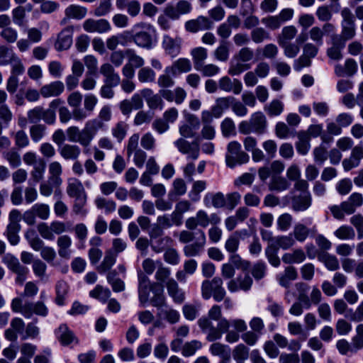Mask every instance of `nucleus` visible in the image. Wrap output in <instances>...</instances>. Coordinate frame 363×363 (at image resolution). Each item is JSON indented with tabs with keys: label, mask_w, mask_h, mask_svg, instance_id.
<instances>
[{
	"label": "nucleus",
	"mask_w": 363,
	"mask_h": 363,
	"mask_svg": "<svg viewBox=\"0 0 363 363\" xmlns=\"http://www.w3.org/2000/svg\"><path fill=\"white\" fill-rule=\"evenodd\" d=\"M2 262L9 270L17 275L16 281L19 284H23L28 272V269L22 265L18 258L10 253L6 254L3 257Z\"/></svg>",
	"instance_id": "obj_4"
},
{
	"label": "nucleus",
	"mask_w": 363,
	"mask_h": 363,
	"mask_svg": "<svg viewBox=\"0 0 363 363\" xmlns=\"http://www.w3.org/2000/svg\"><path fill=\"white\" fill-rule=\"evenodd\" d=\"M182 38H173L169 35H164L162 38V46L164 52L174 58L177 57L182 50Z\"/></svg>",
	"instance_id": "obj_7"
},
{
	"label": "nucleus",
	"mask_w": 363,
	"mask_h": 363,
	"mask_svg": "<svg viewBox=\"0 0 363 363\" xmlns=\"http://www.w3.org/2000/svg\"><path fill=\"white\" fill-rule=\"evenodd\" d=\"M57 245L58 247V254L60 257L64 259H69L71 255L70 247L72 245V240L67 235H60L57 238Z\"/></svg>",
	"instance_id": "obj_27"
},
{
	"label": "nucleus",
	"mask_w": 363,
	"mask_h": 363,
	"mask_svg": "<svg viewBox=\"0 0 363 363\" xmlns=\"http://www.w3.org/2000/svg\"><path fill=\"white\" fill-rule=\"evenodd\" d=\"M60 156L65 160H77L80 154L81 149L77 145L64 144L58 149Z\"/></svg>",
	"instance_id": "obj_25"
},
{
	"label": "nucleus",
	"mask_w": 363,
	"mask_h": 363,
	"mask_svg": "<svg viewBox=\"0 0 363 363\" xmlns=\"http://www.w3.org/2000/svg\"><path fill=\"white\" fill-rule=\"evenodd\" d=\"M31 208L35 216L42 220H47L50 216V207L45 203H35Z\"/></svg>",
	"instance_id": "obj_64"
},
{
	"label": "nucleus",
	"mask_w": 363,
	"mask_h": 363,
	"mask_svg": "<svg viewBox=\"0 0 363 363\" xmlns=\"http://www.w3.org/2000/svg\"><path fill=\"white\" fill-rule=\"evenodd\" d=\"M163 258L165 262L171 265H177L180 262V256L178 251L172 246L166 249Z\"/></svg>",
	"instance_id": "obj_60"
},
{
	"label": "nucleus",
	"mask_w": 363,
	"mask_h": 363,
	"mask_svg": "<svg viewBox=\"0 0 363 363\" xmlns=\"http://www.w3.org/2000/svg\"><path fill=\"white\" fill-rule=\"evenodd\" d=\"M211 320L203 317L198 320V324L203 332L207 333V340L212 342L220 338V333L219 330H216Z\"/></svg>",
	"instance_id": "obj_19"
},
{
	"label": "nucleus",
	"mask_w": 363,
	"mask_h": 363,
	"mask_svg": "<svg viewBox=\"0 0 363 363\" xmlns=\"http://www.w3.org/2000/svg\"><path fill=\"white\" fill-rule=\"evenodd\" d=\"M155 71L148 67H142L138 72V78L141 83H153L155 81Z\"/></svg>",
	"instance_id": "obj_50"
},
{
	"label": "nucleus",
	"mask_w": 363,
	"mask_h": 363,
	"mask_svg": "<svg viewBox=\"0 0 363 363\" xmlns=\"http://www.w3.org/2000/svg\"><path fill=\"white\" fill-rule=\"evenodd\" d=\"M157 225L163 229L170 228L173 225L179 226L182 225L181 222L173 213L170 215L164 214L159 216L157 218Z\"/></svg>",
	"instance_id": "obj_38"
},
{
	"label": "nucleus",
	"mask_w": 363,
	"mask_h": 363,
	"mask_svg": "<svg viewBox=\"0 0 363 363\" xmlns=\"http://www.w3.org/2000/svg\"><path fill=\"white\" fill-rule=\"evenodd\" d=\"M45 167L46 164L43 159H39L38 164L33 166V168L30 172V177L31 179L35 183H38L43 179Z\"/></svg>",
	"instance_id": "obj_48"
},
{
	"label": "nucleus",
	"mask_w": 363,
	"mask_h": 363,
	"mask_svg": "<svg viewBox=\"0 0 363 363\" xmlns=\"http://www.w3.org/2000/svg\"><path fill=\"white\" fill-rule=\"evenodd\" d=\"M125 55L128 57V63L129 65H131V66L135 68H142L145 63V61L143 59V57L136 54L134 50L130 48L125 50Z\"/></svg>",
	"instance_id": "obj_58"
},
{
	"label": "nucleus",
	"mask_w": 363,
	"mask_h": 363,
	"mask_svg": "<svg viewBox=\"0 0 363 363\" xmlns=\"http://www.w3.org/2000/svg\"><path fill=\"white\" fill-rule=\"evenodd\" d=\"M233 357L237 363H244L249 357V349L245 345L240 344L233 350Z\"/></svg>",
	"instance_id": "obj_54"
},
{
	"label": "nucleus",
	"mask_w": 363,
	"mask_h": 363,
	"mask_svg": "<svg viewBox=\"0 0 363 363\" xmlns=\"http://www.w3.org/2000/svg\"><path fill=\"white\" fill-rule=\"evenodd\" d=\"M68 291L69 285L65 281L60 280L57 281L55 286L56 297L55 301L58 306H63L65 304V299Z\"/></svg>",
	"instance_id": "obj_41"
},
{
	"label": "nucleus",
	"mask_w": 363,
	"mask_h": 363,
	"mask_svg": "<svg viewBox=\"0 0 363 363\" xmlns=\"http://www.w3.org/2000/svg\"><path fill=\"white\" fill-rule=\"evenodd\" d=\"M171 271L169 268L164 267L160 261H157V269L155 274L157 280V286L163 287L164 284L169 295L173 298L175 303H182L184 300V293L179 289L177 282L170 277Z\"/></svg>",
	"instance_id": "obj_2"
},
{
	"label": "nucleus",
	"mask_w": 363,
	"mask_h": 363,
	"mask_svg": "<svg viewBox=\"0 0 363 363\" xmlns=\"http://www.w3.org/2000/svg\"><path fill=\"white\" fill-rule=\"evenodd\" d=\"M87 13V9L84 6L71 4L65 9V17L61 21V24H66L70 19L82 20Z\"/></svg>",
	"instance_id": "obj_12"
},
{
	"label": "nucleus",
	"mask_w": 363,
	"mask_h": 363,
	"mask_svg": "<svg viewBox=\"0 0 363 363\" xmlns=\"http://www.w3.org/2000/svg\"><path fill=\"white\" fill-rule=\"evenodd\" d=\"M241 149V145L236 141L230 142L228 145V153L225 155V162L228 167L233 168L236 165L235 155H237Z\"/></svg>",
	"instance_id": "obj_35"
},
{
	"label": "nucleus",
	"mask_w": 363,
	"mask_h": 363,
	"mask_svg": "<svg viewBox=\"0 0 363 363\" xmlns=\"http://www.w3.org/2000/svg\"><path fill=\"white\" fill-rule=\"evenodd\" d=\"M235 101L233 96L220 97L216 100L215 105L211 108L215 118H220L223 111L228 109L232 102Z\"/></svg>",
	"instance_id": "obj_29"
},
{
	"label": "nucleus",
	"mask_w": 363,
	"mask_h": 363,
	"mask_svg": "<svg viewBox=\"0 0 363 363\" xmlns=\"http://www.w3.org/2000/svg\"><path fill=\"white\" fill-rule=\"evenodd\" d=\"M345 42L340 38L335 36L332 39V46L327 49L328 57L335 61L342 58V50L345 48Z\"/></svg>",
	"instance_id": "obj_24"
},
{
	"label": "nucleus",
	"mask_w": 363,
	"mask_h": 363,
	"mask_svg": "<svg viewBox=\"0 0 363 363\" xmlns=\"http://www.w3.org/2000/svg\"><path fill=\"white\" fill-rule=\"evenodd\" d=\"M219 89L225 92H233L239 94L242 90L241 82L238 79H231L228 76H224L218 80Z\"/></svg>",
	"instance_id": "obj_14"
},
{
	"label": "nucleus",
	"mask_w": 363,
	"mask_h": 363,
	"mask_svg": "<svg viewBox=\"0 0 363 363\" xmlns=\"http://www.w3.org/2000/svg\"><path fill=\"white\" fill-rule=\"evenodd\" d=\"M138 279L139 301L142 305H145L149 301L150 291L157 286V283L151 284L149 278L143 274H139Z\"/></svg>",
	"instance_id": "obj_10"
},
{
	"label": "nucleus",
	"mask_w": 363,
	"mask_h": 363,
	"mask_svg": "<svg viewBox=\"0 0 363 363\" xmlns=\"http://www.w3.org/2000/svg\"><path fill=\"white\" fill-rule=\"evenodd\" d=\"M49 182L55 186H60L62 182L60 177L62 173V167L59 162L54 161L49 164Z\"/></svg>",
	"instance_id": "obj_30"
},
{
	"label": "nucleus",
	"mask_w": 363,
	"mask_h": 363,
	"mask_svg": "<svg viewBox=\"0 0 363 363\" xmlns=\"http://www.w3.org/2000/svg\"><path fill=\"white\" fill-rule=\"evenodd\" d=\"M240 232L236 231L232 234L225 243V250L230 253H235L239 247Z\"/></svg>",
	"instance_id": "obj_55"
},
{
	"label": "nucleus",
	"mask_w": 363,
	"mask_h": 363,
	"mask_svg": "<svg viewBox=\"0 0 363 363\" xmlns=\"http://www.w3.org/2000/svg\"><path fill=\"white\" fill-rule=\"evenodd\" d=\"M213 22L208 17L199 16L196 18L186 21L185 30L191 33H196L201 30H208L213 28Z\"/></svg>",
	"instance_id": "obj_6"
},
{
	"label": "nucleus",
	"mask_w": 363,
	"mask_h": 363,
	"mask_svg": "<svg viewBox=\"0 0 363 363\" xmlns=\"http://www.w3.org/2000/svg\"><path fill=\"white\" fill-rule=\"evenodd\" d=\"M202 297L208 300L212 296L214 300L220 302L225 296L226 292L223 287V280L220 277H214L212 280H205L201 284Z\"/></svg>",
	"instance_id": "obj_3"
},
{
	"label": "nucleus",
	"mask_w": 363,
	"mask_h": 363,
	"mask_svg": "<svg viewBox=\"0 0 363 363\" xmlns=\"http://www.w3.org/2000/svg\"><path fill=\"white\" fill-rule=\"evenodd\" d=\"M196 70L200 72L203 77H211L220 72V67L214 64H202Z\"/></svg>",
	"instance_id": "obj_57"
},
{
	"label": "nucleus",
	"mask_w": 363,
	"mask_h": 363,
	"mask_svg": "<svg viewBox=\"0 0 363 363\" xmlns=\"http://www.w3.org/2000/svg\"><path fill=\"white\" fill-rule=\"evenodd\" d=\"M210 201H211V205L216 208L225 206V197L221 192L206 194L203 199L204 203L206 206H210Z\"/></svg>",
	"instance_id": "obj_36"
},
{
	"label": "nucleus",
	"mask_w": 363,
	"mask_h": 363,
	"mask_svg": "<svg viewBox=\"0 0 363 363\" xmlns=\"http://www.w3.org/2000/svg\"><path fill=\"white\" fill-rule=\"evenodd\" d=\"M210 352L213 355L220 356L223 359L229 360L230 357V349L228 346L220 342L213 343L210 347Z\"/></svg>",
	"instance_id": "obj_46"
},
{
	"label": "nucleus",
	"mask_w": 363,
	"mask_h": 363,
	"mask_svg": "<svg viewBox=\"0 0 363 363\" xmlns=\"http://www.w3.org/2000/svg\"><path fill=\"white\" fill-rule=\"evenodd\" d=\"M250 121L254 133L261 135L265 133L267 121L264 114L261 111H257L252 114Z\"/></svg>",
	"instance_id": "obj_20"
},
{
	"label": "nucleus",
	"mask_w": 363,
	"mask_h": 363,
	"mask_svg": "<svg viewBox=\"0 0 363 363\" xmlns=\"http://www.w3.org/2000/svg\"><path fill=\"white\" fill-rule=\"evenodd\" d=\"M57 338L62 345H69L72 342L78 343L79 340L74 333L68 328L67 325L62 324L56 330Z\"/></svg>",
	"instance_id": "obj_22"
},
{
	"label": "nucleus",
	"mask_w": 363,
	"mask_h": 363,
	"mask_svg": "<svg viewBox=\"0 0 363 363\" xmlns=\"http://www.w3.org/2000/svg\"><path fill=\"white\" fill-rule=\"evenodd\" d=\"M191 55L195 69L204 63L208 57V51L205 48L196 47L191 50Z\"/></svg>",
	"instance_id": "obj_40"
},
{
	"label": "nucleus",
	"mask_w": 363,
	"mask_h": 363,
	"mask_svg": "<svg viewBox=\"0 0 363 363\" xmlns=\"http://www.w3.org/2000/svg\"><path fill=\"white\" fill-rule=\"evenodd\" d=\"M91 297L97 298L102 302H106L111 296V291L107 288H104L101 285H96V287L89 292Z\"/></svg>",
	"instance_id": "obj_56"
},
{
	"label": "nucleus",
	"mask_w": 363,
	"mask_h": 363,
	"mask_svg": "<svg viewBox=\"0 0 363 363\" xmlns=\"http://www.w3.org/2000/svg\"><path fill=\"white\" fill-rule=\"evenodd\" d=\"M290 182L285 177L280 176H273L269 184L270 191H283L289 189Z\"/></svg>",
	"instance_id": "obj_37"
},
{
	"label": "nucleus",
	"mask_w": 363,
	"mask_h": 363,
	"mask_svg": "<svg viewBox=\"0 0 363 363\" xmlns=\"http://www.w3.org/2000/svg\"><path fill=\"white\" fill-rule=\"evenodd\" d=\"M47 128L43 124H35L30 128V135L33 142L40 141L45 135Z\"/></svg>",
	"instance_id": "obj_61"
},
{
	"label": "nucleus",
	"mask_w": 363,
	"mask_h": 363,
	"mask_svg": "<svg viewBox=\"0 0 363 363\" xmlns=\"http://www.w3.org/2000/svg\"><path fill=\"white\" fill-rule=\"evenodd\" d=\"M186 192V185L184 179L178 178L173 182V189L169 193V199L174 201V196H182Z\"/></svg>",
	"instance_id": "obj_49"
},
{
	"label": "nucleus",
	"mask_w": 363,
	"mask_h": 363,
	"mask_svg": "<svg viewBox=\"0 0 363 363\" xmlns=\"http://www.w3.org/2000/svg\"><path fill=\"white\" fill-rule=\"evenodd\" d=\"M318 258L330 271H337L340 269L339 260L337 257L333 255L323 252L318 255Z\"/></svg>",
	"instance_id": "obj_34"
},
{
	"label": "nucleus",
	"mask_w": 363,
	"mask_h": 363,
	"mask_svg": "<svg viewBox=\"0 0 363 363\" xmlns=\"http://www.w3.org/2000/svg\"><path fill=\"white\" fill-rule=\"evenodd\" d=\"M116 260V255H114L111 251L106 252L102 262L97 267V271L100 274L105 273L112 267Z\"/></svg>",
	"instance_id": "obj_47"
},
{
	"label": "nucleus",
	"mask_w": 363,
	"mask_h": 363,
	"mask_svg": "<svg viewBox=\"0 0 363 363\" xmlns=\"http://www.w3.org/2000/svg\"><path fill=\"white\" fill-rule=\"evenodd\" d=\"M308 135L305 131H300L297 134L298 141L296 144V147L298 152L302 155H306L311 147V140Z\"/></svg>",
	"instance_id": "obj_39"
},
{
	"label": "nucleus",
	"mask_w": 363,
	"mask_h": 363,
	"mask_svg": "<svg viewBox=\"0 0 363 363\" xmlns=\"http://www.w3.org/2000/svg\"><path fill=\"white\" fill-rule=\"evenodd\" d=\"M4 157L12 168H17L21 164L20 154L13 148L4 152Z\"/></svg>",
	"instance_id": "obj_52"
},
{
	"label": "nucleus",
	"mask_w": 363,
	"mask_h": 363,
	"mask_svg": "<svg viewBox=\"0 0 363 363\" xmlns=\"http://www.w3.org/2000/svg\"><path fill=\"white\" fill-rule=\"evenodd\" d=\"M192 66L191 61L184 57L179 58L173 62L171 66L167 67V70L171 72L172 75L189 72L191 70Z\"/></svg>",
	"instance_id": "obj_21"
},
{
	"label": "nucleus",
	"mask_w": 363,
	"mask_h": 363,
	"mask_svg": "<svg viewBox=\"0 0 363 363\" xmlns=\"http://www.w3.org/2000/svg\"><path fill=\"white\" fill-rule=\"evenodd\" d=\"M9 64L11 65V75L18 76L25 72V67L21 61V60L15 55H11V61H9Z\"/></svg>",
	"instance_id": "obj_62"
},
{
	"label": "nucleus",
	"mask_w": 363,
	"mask_h": 363,
	"mask_svg": "<svg viewBox=\"0 0 363 363\" xmlns=\"http://www.w3.org/2000/svg\"><path fill=\"white\" fill-rule=\"evenodd\" d=\"M284 50V55L288 58L296 57L300 52V46L295 43H287L279 45Z\"/></svg>",
	"instance_id": "obj_63"
},
{
	"label": "nucleus",
	"mask_w": 363,
	"mask_h": 363,
	"mask_svg": "<svg viewBox=\"0 0 363 363\" xmlns=\"http://www.w3.org/2000/svg\"><path fill=\"white\" fill-rule=\"evenodd\" d=\"M66 191L69 196L74 199L86 196L82 182L77 179H70L68 181Z\"/></svg>",
	"instance_id": "obj_26"
},
{
	"label": "nucleus",
	"mask_w": 363,
	"mask_h": 363,
	"mask_svg": "<svg viewBox=\"0 0 363 363\" xmlns=\"http://www.w3.org/2000/svg\"><path fill=\"white\" fill-rule=\"evenodd\" d=\"M284 104L279 99H274L264 107V111L269 117L279 116L284 111Z\"/></svg>",
	"instance_id": "obj_44"
},
{
	"label": "nucleus",
	"mask_w": 363,
	"mask_h": 363,
	"mask_svg": "<svg viewBox=\"0 0 363 363\" xmlns=\"http://www.w3.org/2000/svg\"><path fill=\"white\" fill-rule=\"evenodd\" d=\"M209 225L208 215L203 210H199L194 217H190L185 221L188 230H195L198 226L206 228Z\"/></svg>",
	"instance_id": "obj_16"
},
{
	"label": "nucleus",
	"mask_w": 363,
	"mask_h": 363,
	"mask_svg": "<svg viewBox=\"0 0 363 363\" xmlns=\"http://www.w3.org/2000/svg\"><path fill=\"white\" fill-rule=\"evenodd\" d=\"M173 244V239L168 235L163 236L150 242L151 248L155 253H160L165 251L166 249L172 246Z\"/></svg>",
	"instance_id": "obj_32"
},
{
	"label": "nucleus",
	"mask_w": 363,
	"mask_h": 363,
	"mask_svg": "<svg viewBox=\"0 0 363 363\" xmlns=\"http://www.w3.org/2000/svg\"><path fill=\"white\" fill-rule=\"evenodd\" d=\"M104 124L98 121L97 119H93L87 121L83 129L80 130L77 126H70L67 130L68 140L72 143H78L82 147L90 145L92 140L96 135L99 129L103 128Z\"/></svg>",
	"instance_id": "obj_1"
},
{
	"label": "nucleus",
	"mask_w": 363,
	"mask_h": 363,
	"mask_svg": "<svg viewBox=\"0 0 363 363\" xmlns=\"http://www.w3.org/2000/svg\"><path fill=\"white\" fill-rule=\"evenodd\" d=\"M196 233L199 235L196 240L191 244L186 245L184 247V254L187 257L199 256L203 250L206 242V235L203 230H198Z\"/></svg>",
	"instance_id": "obj_8"
},
{
	"label": "nucleus",
	"mask_w": 363,
	"mask_h": 363,
	"mask_svg": "<svg viewBox=\"0 0 363 363\" xmlns=\"http://www.w3.org/2000/svg\"><path fill=\"white\" fill-rule=\"evenodd\" d=\"M335 26L330 23L323 24L322 28L318 26H314L309 30L310 38L315 42L317 45H321L323 43V36L334 33Z\"/></svg>",
	"instance_id": "obj_9"
},
{
	"label": "nucleus",
	"mask_w": 363,
	"mask_h": 363,
	"mask_svg": "<svg viewBox=\"0 0 363 363\" xmlns=\"http://www.w3.org/2000/svg\"><path fill=\"white\" fill-rule=\"evenodd\" d=\"M95 204L99 209H104L106 213L115 211L116 203L112 200H107L103 197H98L95 200Z\"/></svg>",
	"instance_id": "obj_59"
},
{
	"label": "nucleus",
	"mask_w": 363,
	"mask_h": 363,
	"mask_svg": "<svg viewBox=\"0 0 363 363\" xmlns=\"http://www.w3.org/2000/svg\"><path fill=\"white\" fill-rule=\"evenodd\" d=\"M310 234V229L303 223L295 225L293 230L294 240L298 242L305 241Z\"/></svg>",
	"instance_id": "obj_51"
},
{
	"label": "nucleus",
	"mask_w": 363,
	"mask_h": 363,
	"mask_svg": "<svg viewBox=\"0 0 363 363\" xmlns=\"http://www.w3.org/2000/svg\"><path fill=\"white\" fill-rule=\"evenodd\" d=\"M298 273L296 269L291 266L286 267L284 274L277 277L279 284L284 287L289 288L291 285V281L296 279Z\"/></svg>",
	"instance_id": "obj_33"
},
{
	"label": "nucleus",
	"mask_w": 363,
	"mask_h": 363,
	"mask_svg": "<svg viewBox=\"0 0 363 363\" xmlns=\"http://www.w3.org/2000/svg\"><path fill=\"white\" fill-rule=\"evenodd\" d=\"M74 27L70 26L64 28L57 35L55 48L58 51L67 50L72 44Z\"/></svg>",
	"instance_id": "obj_13"
},
{
	"label": "nucleus",
	"mask_w": 363,
	"mask_h": 363,
	"mask_svg": "<svg viewBox=\"0 0 363 363\" xmlns=\"http://www.w3.org/2000/svg\"><path fill=\"white\" fill-rule=\"evenodd\" d=\"M83 28L88 33H103L111 30V25L107 20L104 18L99 20L89 18L84 22Z\"/></svg>",
	"instance_id": "obj_11"
},
{
	"label": "nucleus",
	"mask_w": 363,
	"mask_h": 363,
	"mask_svg": "<svg viewBox=\"0 0 363 363\" xmlns=\"http://www.w3.org/2000/svg\"><path fill=\"white\" fill-rule=\"evenodd\" d=\"M174 145L180 153L187 155V158L196 160L199 157L200 148L198 143H190L185 138H179L174 142Z\"/></svg>",
	"instance_id": "obj_5"
},
{
	"label": "nucleus",
	"mask_w": 363,
	"mask_h": 363,
	"mask_svg": "<svg viewBox=\"0 0 363 363\" xmlns=\"http://www.w3.org/2000/svg\"><path fill=\"white\" fill-rule=\"evenodd\" d=\"M312 198L310 192L294 196L291 198V208L294 211H305L310 208Z\"/></svg>",
	"instance_id": "obj_18"
},
{
	"label": "nucleus",
	"mask_w": 363,
	"mask_h": 363,
	"mask_svg": "<svg viewBox=\"0 0 363 363\" xmlns=\"http://www.w3.org/2000/svg\"><path fill=\"white\" fill-rule=\"evenodd\" d=\"M297 33L298 30L294 26L290 25L283 27L277 36L279 45L291 42L296 37Z\"/></svg>",
	"instance_id": "obj_28"
},
{
	"label": "nucleus",
	"mask_w": 363,
	"mask_h": 363,
	"mask_svg": "<svg viewBox=\"0 0 363 363\" xmlns=\"http://www.w3.org/2000/svg\"><path fill=\"white\" fill-rule=\"evenodd\" d=\"M131 37L133 41L140 48L150 49L152 47V38L147 32L140 31Z\"/></svg>",
	"instance_id": "obj_31"
},
{
	"label": "nucleus",
	"mask_w": 363,
	"mask_h": 363,
	"mask_svg": "<svg viewBox=\"0 0 363 363\" xmlns=\"http://www.w3.org/2000/svg\"><path fill=\"white\" fill-rule=\"evenodd\" d=\"M305 259V253L301 249H296L291 252L285 253L282 256V261L286 264L301 263Z\"/></svg>",
	"instance_id": "obj_43"
},
{
	"label": "nucleus",
	"mask_w": 363,
	"mask_h": 363,
	"mask_svg": "<svg viewBox=\"0 0 363 363\" xmlns=\"http://www.w3.org/2000/svg\"><path fill=\"white\" fill-rule=\"evenodd\" d=\"M250 38L255 44H260L265 40H269L270 35L264 28L257 27L251 30Z\"/></svg>",
	"instance_id": "obj_45"
},
{
	"label": "nucleus",
	"mask_w": 363,
	"mask_h": 363,
	"mask_svg": "<svg viewBox=\"0 0 363 363\" xmlns=\"http://www.w3.org/2000/svg\"><path fill=\"white\" fill-rule=\"evenodd\" d=\"M141 94L151 110L162 109L164 102L160 94H154L153 91L149 88L143 89Z\"/></svg>",
	"instance_id": "obj_17"
},
{
	"label": "nucleus",
	"mask_w": 363,
	"mask_h": 363,
	"mask_svg": "<svg viewBox=\"0 0 363 363\" xmlns=\"http://www.w3.org/2000/svg\"><path fill=\"white\" fill-rule=\"evenodd\" d=\"M295 244V240L291 235L277 236L274 238V242L270 243L276 249L279 250V248L287 250Z\"/></svg>",
	"instance_id": "obj_42"
},
{
	"label": "nucleus",
	"mask_w": 363,
	"mask_h": 363,
	"mask_svg": "<svg viewBox=\"0 0 363 363\" xmlns=\"http://www.w3.org/2000/svg\"><path fill=\"white\" fill-rule=\"evenodd\" d=\"M64 84L60 81H55L43 86L40 88V94L44 98L57 96L64 91Z\"/></svg>",
	"instance_id": "obj_23"
},
{
	"label": "nucleus",
	"mask_w": 363,
	"mask_h": 363,
	"mask_svg": "<svg viewBox=\"0 0 363 363\" xmlns=\"http://www.w3.org/2000/svg\"><path fill=\"white\" fill-rule=\"evenodd\" d=\"M25 329V323L21 318H14L11 321V328L4 332L6 340L15 342L18 339V334H22Z\"/></svg>",
	"instance_id": "obj_15"
},
{
	"label": "nucleus",
	"mask_w": 363,
	"mask_h": 363,
	"mask_svg": "<svg viewBox=\"0 0 363 363\" xmlns=\"http://www.w3.org/2000/svg\"><path fill=\"white\" fill-rule=\"evenodd\" d=\"M25 237L28 241L30 246L35 251L40 250L44 247L43 241L35 234L33 230L26 233Z\"/></svg>",
	"instance_id": "obj_53"
}]
</instances>
